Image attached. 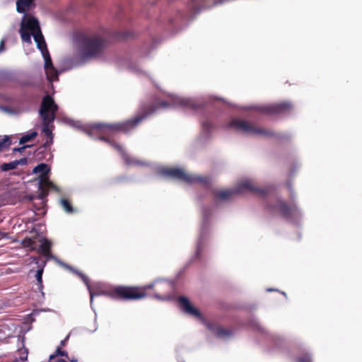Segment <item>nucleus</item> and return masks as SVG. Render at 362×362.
I'll use <instances>...</instances> for the list:
<instances>
[{
  "mask_svg": "<svg viewBox=\"0 0 362 362\" xmlns=\"http://www.w3.org/2000/svg\"><path fill=\"white\" fill-rule=\"evenodd\" d=\"M15 162L16 163V166L18 167L19 165H25L27 163V159L25 158H23L19 160H16Z\"/></svg>",
  "mask_w": 362,
  "mask_h": 362,
  "instance_id": "f704fd0d",
  "label": "nucleus"
},
{
  "mask_svg": "<svg viewBox=\"0 0 362 362\" xmlns=\"http://www.w3.org/2000/svg\"><path fill=\"white\" fill-rule=\"evenodd\" d=\"M298 362H311V358L308 355L303 356L298 358Z\"/></svg>",
  "mask_w": 362,
  "mask_h": 362,
  "instance_id": "72a5a7b5",
  "label": "nucleus"
},
{
  "mask_svg": "<svg viewBox=\"0 0 362 362\" xmlns=\"http://www.w3.org/2000/svg\"><path fill=\"white\" fill-rule=\"evenodd\" d=\"M50 124L51 123H46L45 122H42V132L47 137L46 141L43 144L45 148L50 146L53 143V134L49 127Z\"/></svg>",
  "mask_w": 362,
  "mask_h": 362,
  "instance_id": "ddd939ff",
  "label": "nucleus"
},
{
  "mask_svg": "<svg viewBox=\"0 0 362 362\" xmlns=\"http://www.w3.org/2000/svg\"><path fill=\"white\" fill-rule=\"evenodd\" d=\"M160 105L161 107H167L168 106V103L166 102H162V103H160Z\"/></svg>",
  "mask_w": 362,
  "mask_h": 362,
  "instance_id": "a19ab883",
  "label": "nucleus"
},
{
  "mask_svg": "<svg viewBox=\"0 0 362 362\" xmlns=\"http://www.w3.org/2000/svg\"><path fill=\"white\" fill-rule=\"evenodd\" d=\"M178 302L180 303V305L182 308V310L191 315H193L194 317H197L198 318L201 317L202 315L201 313L199 311L198 309L194 308L189 299L185 296H180L178 298Z\"/></svg>",
  "mask_w": 362,
  "mask_h": 362,
  "instance_id": "9b49d317",
  "label": "nucleus"
},
{
  "mask_svg": "<svg viewBox=\"0 0 362 362\" xmlns=\"http://www.w3.org/2000/svg\"><path fill=\"white\" fill-rule=\"evenodd\" d=\"M57 110L58 105L55 103L51 95H47L42 98L39 111L42 122L46 123L53 122Z\"/></svg>",
  "mask_w": 362,
  "mask_h": 362,
  "instance_id": "0eeeda50",
  "label": "nucleus"
},
{
  "mask_svg": "<svg viewBox=\"0 0 362 362\" xmlns=\"http://www.w3.org/2000/svg\"><path fill=\"white\" fill-rule=\"evenodd\" d=\"M266 208L272 213L278 214L281 218L289 220L298 213V208L295 204H289L281 198H276L267 203Z\"/></svg>",
  "mask_w": 362,
  "mask_h": 362,
  "instance_id": "39448f33",
  "label": "nucleus"
},
{
  "mask_svg": "<svg viewBox=\"0 0 362 362\" xmlns=\"http://www.w3.org/2000/svg\"><path fill=\"white\" fill-rule=\"evenodd\" d=\"M28 147H30V146H29V145H25V146H21V147L14 148H13V151H14V152H22V151H23L26 148H28Z\"/></svg>",
  "mask_w": 362,
  "mask_h": 362,
  "instance_id": "c9c22d12",
  "label": "nucleus"
},
{
  "mask_svg": "<svg viewBox=\"0 0 362 362\" xmlns=\"http://www.w3.org/2000/svg\"><path fill=\"white\" fill-rule=\"evenodd\" d=\"M202 129L206 132H210L214 128L213 124L209 120H205L202 124Z\"/></svg>",
  "mask_w": 362,
  "mask_h": 362,
  "instance_id": "bb28decb",
  "label": "nucleus"
},
{
  "mask_svg": "<svg viewBox=\"0 0 362 362\" xmlns=\"http://www.w3.org/2000/svg\"><path fill=\"white\" fill-rule=\"evenodd\" d=\"M155 297L159 299L161 298L158 294H155Z\"/></svg>",
  "mask_w": 362,
  "mask_h": 362,
  "instance_id": "de8ad7c7",
  "label": "nucleus"
},
{
  "mask_svg": "<svg viewBox=\"0 0 362 362\" xmlns=\"http://www.w3.org/2000/svg\"><path fill=\"white\" fill-rule=\"evenodd\" d=\"M288 188L289 189L290 192H291V197H292V187H291V185L290 184H288Z\"/></svg>",
  "mask_w": 362,
  "mask_h": 362,
  "instance_id": "79ce46f5",
  "label": "nucleus"
},
{
  "mask_svg": "<svg viewBox=\"0 0 362 362\" xmlns=\"http://www.w3.org/2000/svg\"><path fill=\"white\" fill-rule=\"evenodd\" d=\"M45 69L47 78L49 81H53L58 79V73L57 69L54 67H49Z\"/></svg>",
  "mask_w": 362,
  "mask_h": 362,
  "instance_id": "dca6fc26",
  "label": "nucleus"
},
{
  "mask_svg": "<svg viewBox=\"0 0 362 362\" xmlns=\"http://www.w3.org/2000/svg\"><path fill=\"white\" fill-rule=\"evenodd\" d=\"M51 246H52L51 243L48 240L44 239L40 246L39 252L45 257H46L47 258H50V257H52V254H51V251H50Z\"/></svg>",
  "mask_w": 362,
  "mask_h": 362,
  "instance_id": "4468645a",
  "label": "nucleus"
},
{
  "mask_svg": "<svg viewBox=\"0 0 362 362\" xmlns=\"http://www.w3.org/2000/svg\"><path fill=\"white\" fill-rule=\"evenodd\" d=\"M39 189L40 191V194L38 196L39 199H45L48 194L47 189H46L45 187H44L42 185H40Z\"/></svg>",
  "mask_w": 362,
  "mask_h": 362,
  "instance_id": "c756f323",
  "label": "nucleus"
},
{
  "mask_svg": "<svg viewBox=\"0 0 362 362\" xmlns=\"http://www.w3.org/2000/svg\"><path fill=\"white\" fill-rule=\"evenodd\" d=\"M153 287L154 283H151L143 287L117 286L95 293L90 289V301L92 302L95 296L100 295L106 296L112 299L119 300H139L146 296V290L153 289Z\"/></svg>",
  "mask_w": 362,
  "mask_h": 362,
  "instance_id": "f257e3e1",
  "label": "nucleus"
},
{
  "mask_svg": "<svg viewBox=\"0 0 362 362\" xmlns=\"http://www.w3.org/2000/svg\"><path fill=\"white\" fill-rule=\"evenodd\" d=\"M216 335L219 338H226L232 334V332L222 327H218L215 330Z\"/></svg>",
  "mask_w": 362,
  "mask_h": 362,
  "instance_id": "6ab92c4d",
  "label": "nucleus"
},
{
  "mask_svg": "<svg viewBox=\"0 0 362 362\" xmlns=\"http://www.w3.org/2000/svg\"><path fill=\"white\" fill-rule=\"evenodd\" d=\"M33 0H18L16 3V9L18 13H24L26 8H28Z\"/></svg>",
  "mask_w": 362,
  "mask_h": 362,
  "instance_id": "2eb2a0df",
  "label": "nucleus"
},
{
  "mask_svg": "<svg viewBox=\"0 0 362 362\" xmlns=\"http://www.w3.org/2000/svg\"><path fill=\"white\" fill-rule=\"evenodd\" d=\"M227 129L233 128L238 132L252 135H262L264 136H276L274 132L269 129L255 126L252 122L239 119H232L226 125Z\"/></svg>",
  "mask_w": 362,
  "mask_h": 362,
  "instance_id": "20e7f679",
  "label": "nucleus"
},
{
  "mask_svg": "<svg viewBox=\"0 0 362 362\" xmlns=\"http://www.w3.org/2000/svg\"><path fill=\"white\" fill-rule=\"evenodd\" d=\"M33 35L37 44H39V42H41L42 41L45 40L39 25L37 29H34Z\"/></svg>",
  "mask_w": 362,
  "mask_h": 362,
  "instance_id": "4be33fe9",
  "label": "nucleus"
},
{
  "mask_svg": "<svg viewBox=\"0 0 362 362\" xmlns=\"http://www.w3.org/2000/svg\"><path fill=\"white\" fill-rule=\"evenodd\" d=\"M21 359L22 361H25V360H26V359H27V355H26L25 356H23V357H21Z\"/></svg>",
  "mask_w": 362,
  "mask_h": 362,
  "instance_id": "49530a36",
  "label": "nucleus"
},
{
  "mask_svg": "<svg viewBox=\"0 0 362 362\" xmlns=\"http://www.w3.org/2000/svg\"><path fill=\"white\" fill-rule=\"evenodd\" d=\"M160 174L187 184L198 183L204 187H209L211 184L210 177L187 173L185 170L178 168H162Z\"/></svg>",
  "mask_w": 362,
  "mask_h": 362,
  "instance_id": "f03ea898",
  "label": "nucleus"
},
{
  "mask_svg": "<svg viewBox=\"0 0 362 362\" xmlns=\"http://www.w3.org/2000/svg\"><path fill=\"white\" fill-rule=\"evenodd\" d=\"M61 204H62V207L64 208V209L66 212L72 213L74 211V209H73V207H72L71 203L66 199H62Z\"/></svg>",
  "mask_w": 362,
  "mask_h": 362,
  "instance_id": "b1692460",
  "label": "nucleus"
},
{
  "mask_svg": "<svg viewBox=\"0 0 362 362\" xmlns=\"http://www.w3.org/2000/svg\"><path fill=\"white\" fill-rule=\"evenodd\" d=\"M68 339H69V336H67L64 340L61 341L60 346H65Z\"/></svg>",
  "mask_w": 362,
  "mask_h": 362,
  "instance_id": "ea45409f",
  "label": "nucleus"
},
{
  "mask_svg": "<svg viewBox=\"0 0 362 362\" xmlns=\"http://www.w3.org/2000/svg\"><path fill=\"white\" fill-rule=\"evenodd\" d=\"M16 168L17 166L15 160L10 163H4L1 165V170L5 172L16 169Z\"/></svg>",
  "mask_w": 362,
  "mask_h": 362,
  "instance_id": "5701e85b",
  "label": "nucleus"
},
{
  "mask_svg": "<svg viewBox=\"0 0 362 362\" xmlns=\"http://www.w3.org/2000/svg\"><path fill=\"white\" fill-rule=\"evenodd\" d=\"M38 28V21L35 18H28L26 21H23L21 23L20 29L21 39L23 42H31L30 35L31 34L28 32L30 30L32 34L33 33L34 29Z\"/></svg>",
  "mask_w": 362,
  "mask_h": 362,
  "instance_id": "1a4fd4ad",
  "label": "nucleus"
},
{
  "mask_svg": "<svg viewBox=\"0 0 362 362\" xmlns=\"http://www.w3.org/2000/svg\"><path fill=\"white\" fill-rule=\"evenodd\" d=\"M293 108L291 103L281 102L269 105L265 107V111L269 114H281L290 112Z\"/></svg>",
  "mask_w": 362,
  "mask_h": 362,
  "instance_id": "9d476101",
  "label": "nucleus"
},
{
  "mask_svg": "<svg viewBox=\"0 0 362 362\" xmlns=\"http://www.w3.org/2000/svg\"><path fill=\"white\" fill-rule=\"evenodd\" d=\"M11 144V142L8 136H6L4 139L0 140V152L8 147Z\"/></svg>",
  "mask_w": 362,
  "mask_h": 362,
  "instance_id": "393cba45",
  "label": "nucleus"
},
{
  "mask_svg": "<svg viewBox=\"0 0 362 362\" xmlns=\"http://www.w3.org/2000/svg\"><path fill=\"white\" fill-rule=\"evenodd\" d=\"M56 356H55V354H52V355H50V356H49V359H50V360H52V359H53V358H54Z\"/></svg>",
  "mask_w": 362,
  "mask_h": 362,
  "instance_id": "37998d69",
  "label": "nucleus"
},
{
  "mask_svg": "<svg viewBox=\"0 0 362 362\" xmlns=\"http://www.w3.org/2000/svg\"><path fill=\"white\" fill-rule=\"evenodd\" d=\"M236 194L235 189L215 191L214 196L216 199L218 201H228Z\"/></svg>",
  "mask_w": 362,
  "mask_h": 362,
  "instance_id": "f8f14e48",
  "label": "nucleus"
},
{
  "mask_svg": "<svg viewBox=\"0 0 362 362\" xmlns=\"http://www.w3.org/2000/svg\"><path fill=\"white\" fill-rule=\"evenodd\" d=\"M70 361L71 362H77V359H71Z\"/></svg>",
  "mask_w": 362,
  "mask_h": 362,
  "instance_id": "09e8293b",
  "label": "nucleus"
},
{
  "mask_svg": "<svg viewBox=\"0 0 362 362\" xmlns=\"http://www.w3.org/2000/svg\"><path fill=\"white\" fill-rule=\"evenodd\" d=\"M42 274H43V267H41L40 269H39L37 271V273H36V279H37V289L42 293V288H43V285H42Z\"/></svg>",
  "mask_w": 362,
  "mask_h": 362,
  "instance_id": "aec40b11",
  "label": "nucleus"
},
{
  "mask_svg": "<svg viewBox=\"0 0 362 362\" xmlns=\"http://www.w3.org/2000/svg\"><path fill=\"white\" fill-rule=\"evenodd\" d=\"M270 189L269 187L262 188L257 187L251 180H242L235 188L237 194L243 193L244 191H249L261 197H266L269 193Z\"/></svg>",
  "mask_w": 362,
  "mask_h": 362,
  "instance_id": "6e6552de",
  "label": "nucleus"
},
{
  "mask_svg": "<svg viewBox=\"0 0 362 362\" xmlns=\"http://www.w3.org/2000/svg\"><path fill=\"white\" fill-rule=\"evenodd\" d=\"M49 170L47 164L40 163L34 168L33 173L35 174L41 173V177H43L47 175Z\"/></svg>",
  "mask_w": 362,
  "mask_h": 362,
  "instance_id": "f3484780",
  "label": "nucleus"
},
{
  "mask_svg": "<svg viewBox=\"0 0 362 362\" xmlns=\"http://www.w3.org/2000/svg\"><path fill=\"white\" fill-rule=\"evenodd\" d=\"M57 362H67L64 359H58Z\"/></svg>",
  "mask_w": 362,
  "mask_h": 362,
  "instance_id": "a18cd8bd",
  "label": "nucleus"
},
{
  "mask_svg": "<svg viewBox=\"0 0 362 362\" xmlns=\"http://www.w3.org/2000/svg\"><path fill=\"white\" fill-rule=\"evenodd\" d=\"M99 139L102 141H104L112 145L113 147L115 148L117 150H118L119 151H122V147L119 144H117L112 142L109 138L102 136H100Z\"/></svg>",
  "mask_w": 362,
  "mask_h": 362,
  "instance_id": "cd10ccee",
  "label": "nucleus"
},
{
  "mask_svg": "<svg viewBox=\"0 0 362 362\" xmlns=\"http://www.w3.org/2000/svg\"><path fill=\"white\" fill-rule=\"evenodd\" d=\"M55 356H65L68 358V353L65 351L62 350L60 346H58L55 351Z\"/></svg>",
  "mask_w": 362,
  "mask_h": 362,
  "instance_id": "2f4dec72",
  "label": "nucleus"
},
{
  "mask_svg": "<svg viewBox=\"0 0 362 362\" xmlns=\"http://www.w3.org/2000/svg\"><path fill=\"white\" fill-rule=\"evenodd\" d=\"M37 48L41 51L42 55L45 53L49 52L45 40L42 41L41 42H39V44H37Z\"/></svg>",
  "mask_w": 362,
  "mask_h": 362,
  "instance_id": "c85d7f7f",
  "label": "nucleus"
},
{
  "mask_svg": "<svg viewBox=\"0 0 362 362\" xmlns=\"http://www.w3.org/2000/svg\"><path fill=\"white\" fill-rule=\"evenodd\" d=\"M180 103L182 106L189 107L193 110H197L200 107L199 104L190 99H182Z\"/></svg>",
  "mask_w": 362,
  "mask_h": 362,
  "instance_id": "a211bd4d",
  "label": "nucleus"
},
{
  "mask_svg": "<svg viewBox=\"0 0 362 362\" xmlns=\"http://www.w3.org/2000/svg\"><path fill=\"white\" fill-rule=\"evenodd\" d=\"M37 135V133L36 132H32L30 134H28L26 135H24L23 136L20 140H19V143L21 144H25L33 139H34Z\"/></svg>",
  "mask_w": 362,
  "mask_h": 362,
  "instance_id": "412c9836",
  "label": "nucleus"
},
{
  "mask_svg": "<svg viewBox=\"0 0 362 362\" xmlns=\"http://www.w3.org/2000/svg\"><path fill=\"white\" fill-rule=\"evenodd\" d=\"M5 49V40H1L0 42V52L4 51Z\"/></svg>",
  "mask_w": 362,
  "mask_h": 362,
  "instance_id": "4c0bfd02",
  "label": "nucleus"
},
{
  "mask_svg": "<svg viewBox=\"0 0 362 362\" xmlns=\"http://www.w3.org/2000/svg\"><path fill=\"white\" fill-rule=\"evenodd\" d=\"M74 272L82 279V281L87 286H88V278L87 277L86 275H85L84 274H83L82 272H78V271H75Z\"/></svg>",
  "mask_w": 362,
  "mask_h": 362,
  "instance_id": "7c9ffc66",
  "label": "nucleus"
},
{
  "mask_svg": "<svg viewBox=\"0 0 362 362\" xmlns=\"http://www.w3.org/2000/svg\"><path fill=\"white\" fill-rule=\"evenodd\" d=\"M146 114L138 115L133 119H128L121 123H93L90 125V129L93 131H96L101 134H107L112 132H122L127 133L134 129L146 117Z\"/></svg>",
  "mask_w": 362,
  "mask_h": 362,
  "instance_id": "7ed1b4c3",
  "label": "nucleus"
},
{
  "mask_svg": "<svg viewBox=\"0 0 362 362\" xmlns=\"http://www.w3.org/2000/svg\"><path fill=\"white\" fill-rule=\"evenodd\" d=\"M47 188H49V189H56L57 186L52 182L47 181Z\"/></svg>",
  "mask_w": 362,
  "mask_h": 362,
  "instance_id": "e433bc0d",
  "label": "nucleus"
},
{
  "mask_svg": "<svg viewBox=\"0 0 362 362\" xmlns=\"http://www.w3.org/2000/svg\"><path fill=\"white\" fill-rule=\"evenodd\" d=\"M105 40L100 36L84 37L81 42V51L84 57H95L103 51Z\"/></svg>",
  "mask_w": 362,
  "mask_h": 362,
  "instance_id": "423d86ee",
  "label": "nucleus"
},
{
  "mask_svg": "<svg viewBox=\"0 0 362 362\" xmlns=\"http://www.w3.org/2000/svg\"><path fill=\"white\" fill-rule=\"evenodd\" d=\"M124 160H125L126 163L128 165H130L132 163V159L129 157H128L127 156H124Z\"/></svg>",
  "mask_w": 362,
  "mask_h": 362,
  "instance_id": "58836bf2",
  "label": "nucleus"
},
{
  "mask_svg": "<svg viewBox=\"0 0 362 362\" xmlns=\"http://www.w3.org/2000/svg\"><path fill=\"white\" fill-rule=\"evenodd\" d=\"M43 57L45 59V69L54 66L49 52L44 54Z\"/></svg>",
  "mask_w": 362,
  "mask_h": 362,
  "instance_id": "a878e982",
  "label": "nucleus"
},
{
  "mask_svg": "<svg viewBox=\"0 0 362 362\" xmlns=\"http://www.w3.org/2000/svg\"><path fill=\"white\" fill-rule=\"evenodd\" d=\"M28 245H31L33 243V241L31 239H28Z\"/></svg>",
  "mask_w": 362,
  "mask_h": 362,
  "instance_id": "c03bdc74",
  "label": "nucleus"
},
{
  "mask_svg": "<svg viewBox=\"0 0 362 362\" xmlns=\"http://www.w3.org/2000/svg\"><path fill=\"white\" fill-rule=\"evenodd\" d=\"M47 181H50L47 177V175L40 177V185L47 189Z\"/></svg>",
  "mask_w": 362,
  "mask_h": 362,
  "instance_id": "473e14b6",
  "label": "nucleus"
}]
</instances>
